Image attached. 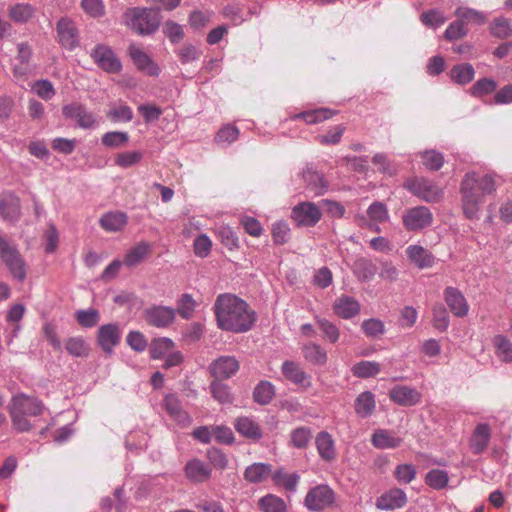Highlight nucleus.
<instances>
[{
	"instance_id": "1",
	"label": "nucleus",
	"mask_w": 512,
	"mask_h": 512,
	"mask_svg": "<svg viewBox=\"0 0 512 512\" xmlns=\"http://www.w3.org/2000/svg\"><path fill=\"white\" fill-rule=\"evenodd\" d=\"M213 310L217 326L233 333L249 331L257 319L256 312L245 300L230 293L219 294Z\"/></svg>"
},
{
	"instance_id": "2",
	"label": "nucleus",
	"mask_w": 512,
	"mask_h": 512,
	"mask_svg": "<svg viewBox=\"0 0 512 512\" xmlns=\"http://www.w3.org/2000/svg\"><path fill=\"white\" fill-rule=\"evenodd\" d=\"M500 184V178L495 174L468 172L461 182L463 213L468 219H478L485 197L492 195Z\"/></svg>"
},
{
	"instance_id": "3",
	"label": "nucleus",
	"mask_w": 512,
	"mask_h": 512,
	"mask_svg": "<svg viewBox=\"0 0 512 512\" xmlns=\"http://www.w3.org/2000/svg\"><path fill=\"white\" fill-rule=\"evenodd\" d=\"M7 409L13 428L18 432H28L32 428L28 417L40 416L46 408L38 398L18 393L12 396Z\"/></svg>"
},
{
	"instance_id": "4",
	"label": "nucleus",
	"mask_w": 512,
	"mask_h": 512,
	"mask_svg": "<svg viewBox=\"0 0 512 512\" xmlns=\"http://www.w3.org/2000/svg\"><path fill=\"white\" fill-rule=\"evenodd\" d=\"M123 21L127 27L144 36L153 34L159 28L160 17L152 8L133 7L125 11Z\"/></svg>"
},
{
	"instance_id": "5",
	"label": "nucleus",
	"mask_w": 512,
	"mask_h": 512,
	"mask_svg": "<svg viewBox=\"0 0 512 512\" xmlns=\"http://www.w3.org/2000/svg\"><path fill=\"white\" fill-rule=\"evenodd\" d=\"M0 259L9 270L11 276L23 282L27 274V265L17 247L0 237Z\"/></svg>"
},
{
	"instance_id": "6",
	"label": "nucleus",
	"mask_w": 512,
	"mask_h": 512,
	"mask_svg": "<svg viewBox=\"0 0 512 512\" xmlns=\"http://www.w3.org/2000/svg\"><path fill=\"white\" fill-rule=\"evenodd\" d=\"M90 57L103 71L111 74L119 73L122 64L112 48L105 44H97L91 51Z\"/></svg>"
},
{
	"instance_id": "7",
	"label": "nucleus",
	"mask_w": 512,
	"mask_h": 512,
	"mask_svg": "<svg viewBox=\"0 0 512 512\" xmlns=\"http://www.w3.org/2000/svg\"><path fill=\"white\" fill-rule=\"evenodd\" d=\"M334 500V491L328 485L321 484L308 491L304 503L309 511H322L332 505Z\"/></svg>"
},
{
	"instance_id": "8",
	"label": "nucleus",
	"mask_w": 512,
	"mask_h": 512,
	"mask_svg": "<svg viewBox=\"0 0 512 512\" xmlns=\"http://www.w3.org/2000/svg\"><path fill=\"white\" fill-rule=\"evenodd\" d=\"M433 214L425 206L407 209L402 215V223L408 231H419L432 224Z\"/></svg>"
},
{
	"instance_id": "9",
	"label": "nucleus",
	"mask_w": 512,
	"mask_h": 512,
	"mask_svg": "<svg viewBox=\"0 0 512 512\" xmlns=\"http://www.w3.org/2000/svg\"><path fill=\"white\" fill-rule=\"evenodd\" d=\"M405 187L418 198L430 203L438 202L443 196L441 188L424 178L410 180Z\"/></svg>"
},
{
	"instance_id": "10",
	"label": "nucleus",
	"mask_w": 512,
	"mask_h": 512,
	"mask_svg": "<svg viewBox=\"0 0 512 512\" xmlns=\"http://www.w3.org/2000/svg\"><path fill=\"white\" fill-rule=\"evenodd\" d=\"M143 316L148 325L166 328L174 322L176 311L169 306L152 305L144 310Z\"/></svg>"
},
{
	"instance_id": "11",
	"label": "nucleus",
	"mask_w": 512,
	"mask_h": 512,
	"mask_svg": "<svg viewBox=\"0 0 512 512\" xmlns=\"http://www.w3.org/2000/svg\"><path fill=\"white\" fill-rule=\"evenodd\" d=\"M322 213L319 207L311 202H302L296 205L291 217L298 226L312 227L321 219Z\"/></svg>"
},
{
	"instance_id": "12",
	"label": "nucleus",
	"mask_w": 512,
	"mask_h": 512,
	"mask_svg": "<svg viewBox=\"0 0 512 512\" xmlns=\"http://www.w3.org/2000/svg\"><path fill=\"white\" fill-rule=\"evenodd\" d=\"M122 330L117 323H109L99 327L97 332V343L108 355H111L114 348L120 343Z\"/></svg>"
},
{
	"instance_id": "13",
	"label": "nucleus",
	"mask_w": 512,
	"mask_h": 512,
	"mask_svg": "<svg viewBox=\"0 0 512 512\" xmlns=\"http://www.w3.org/2000/svg\"><path fill=\"white\" fill-rule=\"evenodd\" d=\"M21 215L20 198L8 190L0 192V219L16 222L20 219Z\"/></svg>"
},
{
	"instance_id": "14",
	"label": "nucleus",
	"mask_w": 512,
	"mask_h": 512,
	"mask_svg": "<svg viewBox=\"0 0 512 512\" xmlns=\"http://www.w3.org/2000/svg\"><path fill=\"white\" fill-rule=\"evenodd\" d=\"M239 367V362L234 356H220L209 365V371L215 380H226L235 375Z\"/></svg>"
},
{
	"instance_id": "15",
	"label": "nucleus",
	"mask_w": 512,
	"mask_h": 512,
	"mask_svg": "<svg viewBox=\"0 0 512 512\" xmlns=\"http://www.w3.org/2000/svg\"><path fill=\"white\" fill-rule=\"evenodd\" d=\"M58 41L65 49L73 50L79 44V34L75 23L69 18H62L57 23Z\"/></svg>"
},
{
	"instance_id": "16",
	"label": "nucleus",
	"mask_w": 512,
	"mask_h": 512,
	"mask_svg": "<svg viewBox=\"0 0 512 512\" xmlns=\"http://www.w3.org/2000/svg\"><path fill=\"white\" fill-rule=\"evenodd\" d=\"M63 115L77 121L79 127L92 129L97 125L93 113L89 112L83 105L78 103L69 104L63 107Z\"/></svg>"
},
{
	"instance_id": "17",
	"label": "nucleus",
	"mask_w": 512,
	"mask_h": 512,
	"mask_svg": "<svg viewBox=\"0 0 512 512\" xmlns=\"http://www.w3.org/2000/svg\"><path fill=\"white\" fill-rule=\"evenodd\" d=\"M390 399L401 406H414L420 403L422 395L421 393L410 386L396 385L389 391Z\"/></svg>"
},
{
	"instance_id": "18",
	"label": "nucleus",
	"mask_w": 512,
	"mask_h": 512,
	"mask_svg": "<svg viewBox=\"0 0 512 512\" xmlns=\"http://www.w3.org/2000/svg\"><path fill=\"white\" fill-rule=\"evenodd\" d=\"M282 374L284 377L294 383L295 385H298L299 387L303 389H308L312 385V379L309 374H307L299 364L286 360L283 362L281 367Z\"/></svg>"
},
{
	"instance_id": "19",
	"label": "nucleus",
	"mask_w": 512,
	"mask_h": 512,
	"mask_svg": "<svg viewBox=\"0 0 512 512\" xmlns=\"http://www.w3.org/2000/svg\"><path fill=\"white\" fill-rule=\"evenodd\" d=\"M407 503L406 493L400 488H393L376 499V507L379 510H395L402 508Z\"/></svg>"
},
{
	"instance_id": "20",
	"label": "nucleus",
	"mask_w": 512,
	"mask_h": 512,
	"mask_svg": "<svg viewBox=\"0 0 512 512\" xmlns=\"http://www.w3.org/2000/svg\"><path fill=\"white\" fill-rule=\"evenodd\" d=\"M184 474L193 483H203L210 479L212 468L200 459L193 458L186 463Z\"/></svg>"
},
{
	"instance_id": "21",
	"label": "nucleus",
	"mask_w": 512,
	"mask_h": 512,
	"mask_svg": "<svg viewBox=\"0 0 512 512\" xmlns=\"http://www.w3.org/2000/svg\"><path fill=\"white\" fill-rule=\"evenodd\" d=\"M315 445L319 457L327 462L331 463L337 458V450L335 440L332 435L327 431H321L315 437Z\"/></svg>"
},
{
	"instance_id": "22",
	"label": "nucleus",
	"mask_w": 512,
	"mask_h": 512,
	"mask_svg": "<svg viewBox=\"0 0 512 512\" xmlns=\"http://www.w3.org/2000/svg\"><path fill=\"white\" fill-rule=\"evenodd\" d=\"M444 298L450 311L457 317H464L469 311V305L462 292L455 287L444 290Z\"/></svg>"
},
{
	"instance_id": "23",
	"label": "nucleus",
	"mask_w": 512,
	"mask_h": 512,
	"mask_svg": "<svg viewBox=\"0 0 512 512\" xmlns=\"http://www.w3.org/2000/svg\"><path fill=\"white\" fill-rule=\"evenodd\" d=\"M491 439V429L488 424H478L469 440V447L473 454H482L488 447Z\"/></svg>"
},
{
	"instance_id": "24",
	"label": "nucleus",
	"mask_w": 512,
	"mask_h": 512,
	"mask_svg": "<svg viewBox=\"0 0 512 512\" xmlns=\"http://www.w3.org/2000/svg\"><path fill=\"white\" fill-rule=\"evenodd\" d=\"M234 428L241 436L255 442L263 437L261 426L254 419L247 416L236 418Z\"/></svg>"
},
{
	"instance_id": "25",
	"label": "nucleus",
	"mask_w": 512,
	"mask_h": 512,
	"mask_svg": "<svg viewBox=\"0 0 512 512\" xmlns=\"http://www.w3.org/2000/svg\"><path fill=\"white\" fill-rule=\"evenodd\" d=\"M128 222V216L122 211H110L99 219L100 227L106 232L115 233L121 231Z\"/></svg>"
},
{
	"instance_id": "26",
	"label": "nucleus",
	"mask_w": 512,
	"mask_h": 512,
	"mask_svg": "<svg viewBox=\"0 0 512 512\" xmlns=\"http://www.w3.org/2000/svg\"><path fill=\"white\" fill-rule=\"evenodd\" d=\"M406 255L409 261L419 269L429 268L434 264L432 253L421 245H409L406 248Z\"/></svg>"
},
{
	"instance_id": "27",
	"label": "nucleus",
	"mask_w": 512,
	"mask_h": 512,
	"mask_svg": "<svg viewBox=\"0 0 512 512\" xmlns=\"http://www.w3.org/2000/svg\"><path fill=\"white\" fill-rule=\"evenodd\" d=\"M402 438L396 436L395 432L386 429L376 430L372 437L371 443L377 449H395L402 443Z\"/></svg>"
},
{
	"instance_id": "28",
	"label": "nucleus",
	"mask_w": 512,
	"mask_h": 512,
	"mask_svg": "<svg viewBox=\"0 0 512 512\" xmlns=\"http://www.w3.org/2000/svg\"><path fill=\"white\" fill-rule=\"evenodd\" d=\"M333 310L337 316L350 319L360 312V304L353 297L343 295L335 300Z\"/></svg>"
},
{
	"instance_id": "29",
	"label": "nucleus",
	"mask_w": 512,
	"mask_h": 512,
	"mask_svg": "<svg viewBox=\"0 0 512 512\" xmlns=\"http://www.w3.org/2000/svg\"><path fill=\"white\" fill-rule=\"evenodd\" d=\"M376 408L375 396L370 391L360 393L355 399L354 409L361 418H367L372 415Z\"/></svg>"
},
{
	"instance_id": "30",
	"label": "nucleus",
	"mask_w": 512,
	"mask_h": 512,
	"mask_svg": "<svg viewBox=\"0 0 512 512\" xmlns=\"http://www.w3.org/2000/svg\"><path fill=\"white\" fill-rule=\"evenodd\" d=\"M494 353L502 363H512V342L502 334H497L492 339Z\"/></svg>"
},
{
	"instance_id": "31",
	"label": "nucleus",
	"mask_w": 512,
	"mask_h": 512,
	"mask_svg": "<svg viewBox=\"0 0 512 512\" xmlns=\"http://www.w3.org/2000/svg\"><path fill=\"white\" fill-rule=\"evenodd\" d=\"M272 474V466L267 463H253L244 471V478L249 483H260Z\"/></svg>"
},
{
	"instance_id": "32",
	"label": "nucleus",
	"mask_w": 512,
	"mask_h": 512,
	"mask_svg": "<svg viewBox=\"0 0 512 512\" xmlns=\"http://www.w3.org/2000/svg\"><path fill=\"white\" fill-rule=\"evenodd\" d=\"M367 214L372 222L369 224V227L376 232L380 231L378 226L379 223H384L389 220V213L386 205L378 201L373 202L368 207Z\"/></svg>"
},
{
	"instance_id": "33",
	"label": "nucleus",
	"mask_w": 512,
	"mask_h": 512,
	"mask_svg": "<svg viewBox=\"0 0 512 512\" xmlns=\"http://www.w3.org/2000/svg\"><path fill=\"white\" fill-rule=\"evenodd\" d=\"M64 348L69 355L76 358H86L90 352L89 344L81 336L67 338Z\"/></svg>"
},
{
	"instance_id": "34",
	"label": "nucleus",
	"mask_w": 512,
	"mask_h": 512,
	"mask_svg": "<svg viewBox=\"0 0 512 512\" xmlns=\"http://www.w3.org/2000/svg\"><path fill=\"white\" fill-rule=\"evenodd\" d=\"M276 395V388L266 380L260 381L254 388L253 399L259 405H268Z\"/></svg>"
},
{
	"instance_id": "35",
	"label": "nucleus",
	"mask_w": 512,
	"mask_h": 512,
	"mask_svg": "<svg viewBox=\"0 0 512 512\" xmlns=\"http://www.w3.org/2000/svg\"><path fill=\"white\" fill-rule=\"evenodd\" d=\"M454 15L457 18H459L464 25H466L468 23L475 24V25H483L487 21V16L485 13H483L479 10L469 8V7H464V6L458 7L455 10Z\"/></svg>"
},
{
	"instance_id": "36",
	"label": "nucleus",
	"mask_w": 512,
	"mask_h": 512,
	"mask_svg": "<svg viewBox=\"0 0 512 512\" xmlns=\"http://www.w3.org/2000/svg\"><path fill=\"white\" fill-rule=\"evenodd\" d=\"M198 305V302L193 298L191 294L183 293L176 301L175 311L180 315L181 318L190 320L193 317Z\"/></svg>"
},
{
	"instance_id": "37",
	"label": "nucleus",
	"mask_w": 512,
	"mask_h": 512,
	"mask_svg": "<svg viewBox=\"0 0 512 512\" xmlns=\"http://www.w3.org/2000/svg\"><path fill=\"white\" fill-rule=\"evenodd\" d=\"M304 358L314 364L322 366L327 362V353L320 345L309 342L302 347Z\"/></svg>"
},
{
	"instance_id": "38",
	"label": "nucleus",
	"mask_w": 512,
	"mask_h": 512,
	"mask_svg": "<svg viewBox=\"0 0 512 512\" xmlns=\"http://www.w3.org/2000/svg\"><path fill=\"white\" fill-rule=\"evenodd\" d=\"M451 79L459 84V85H465L470 83L474 76H475V70L474 67L470 63H462L454 65L450 72Z\"/></svg>"
},
{
	"instance_id": "39",
	"label": "nucleus",
	"mask_w": 512,
	"mask_h": 512,
	"mask_svg": "<svg viewBox=\"0 0 512 512\" xmlns=\"http://www.w3.org/2000/svg\"><path fill=\"white\" fill-rule=\"evenodd\" d=\"M129 54L139 69L147 70L149 74L157 73V66L151 61L150 57L139 47L133 44L130 45Z\"/></svg>"
},
{
	"instance_id": "40",
	"label": "nucleus",
	"mask_w": 512,
	"mask_h": 512,
	"mask_svg": "<svg viewBox=\"0 0 512 512\" xmlns=\"http://www.w3.org/2000/svg\"><path fill=\"white\" fill-rule=\"evenodd\" d=\"M275 485L284 487L290 492H295L300 476L297 473H287L283 469H279L271 474Z\"/></svg>"
},
{
	"instance_id": "41",
	"label": "nucleus",
	"mask_w": 512,
	"mask_h": 512,
	"mask_svg": "<svg viewBox=\"0 0 512 512\" xmlns=\"http://www.w3.org/2000/svg\"><path fill=\"white\" fill-rule=\"evenodd\" d=\"M353 272L361 281H368L375 275L376 267L370 259L360 257L353 264Z\"/></svg>"
},
{
	"instance_id": "42",
	"label": "nucleus",
	"mask_w": 512,
	"mask_h": 512,
	"mask_svg": "<svg viewBox=\"0 0 512 512\" xmlns=\"http://www.w3.org/2000/svg\"><path fill=\"white\" fill-rule=\"evenodd\" d=\"M303 179L308 188L315 194H322L327 188L323 174L318 171L312 169L305 170L303 172Z\"/></svg>"
},
{
	"instance_id": "43",
	"label": "nucleus",
	"mask_w": 512,
	"mask_h": 512,
	"mask_svg": "<svg viewBox=\"0 0 512 512\" xmlns=\"http://www.w3.org/2000/svg\"><path fill=\"white\" fill-rule=\"evenodd\" d=\"M35 9L28 3H17L10 7L9 17L16 23H25L34 15Z\"/></svg>"
},
{
	"instance_id": "44",
	"label": "nucleus",
	"mask_w": 512,
	"mask_h": 512,
	"mask_svg": "<svg viewBox=\"0 0 512 512\" xmlns=\"http://www.w3.org/2000/svg\"><path fill=\"white\" fill-rule=\"evenodd\" d=\"M144 157L142 151L129 150L118 153L114 159L115 165L122 169H127L139 164Z\"/></svg>"
},
{
	"instance_id": "45",
	"label": "nucleus",
	"mask_w": 512,
	"mask_h": 512,
	"mask_svg": "<svg viewBox=\"0 0 512 512\" xmlns=\"http://www.w3.org/2000/svg\"><path fill=\"white\" fill-rule=\"evenodd\" d=\"M150 249L149 244L140 242L131 248L125 255L123 263L128 267H134L141 263Z\"/></svg>"
},
{
	"instance_id": "46",
	"label": "nucleus",
	"mask_w": 512,
	"mask_h": 512,
	"mask_svg": "<svg viewBox=\"0 0 512 512\" xmlns=\"http://www.w3.org/2000/svg\"><path fill=\"white\" fill-rule=\"evenodd\" d=\"M497 82L492 78H481L477 80L470 88V95L476 98H482L496 91Z\"/></svg>"
},
{
	"instance_id": "47",
	"label": "nucleus",
	"mask_w": 512,
	"mask_h": 512,
	"mask_svg": "<svg viewBox=\"0 0 512 512\" xmlns=\"http://www.w3.org/2000/svg\"><path fill=\"white\" fill-rule=\"evenodd\" d=\"M259 507L262 512H287L284 500L273 494H268L259 500Z\"/></svg>"
},
{
	"instance_id": "48",
	"label": "nucleus",
	"mask_w": 512,
	"mask_h": 512,
	"mask_svg": "<svg viewBox=\"0 0 512 512\" xmlns=\"http://www.w3.org/2000/svg\"><path fill=\"white\" fill-rule=\"evenodd\" d=\"M216 234L221 243L229 250H233L239 246V239L235 231L228 225L220 224L216 228Z\"/></svg>"
},
{
	"instance_id": "49",
	"label": "nucleus",
	"mask_w": 512,
	"mask_h": 512,
	"mask_svg": "<svg viewBox=\"0 0 512 512\" xmlns=\"http://www.w3.org/2000/svg\"><path fill=\"white\" fill-rule=\"evenodd\" d=\"M210 392L215 400L221 404H230L233 401V395L230 387L220 380H214L210 384Z\"/></svg>"
},
{
	"instance_id": "50",
	"label": "nucleus",
	"mask_w": 512,
	"mask_h": 512,
	"mask_svg": "<svg viewBox=\"0 0 512 512\" xmlns=\"http://www.w3.org/2000/svg\"><path fill=\"white\" fill-rule=\"evenodd\" d=\"M129 134L124 131H109L103 134L101 141L107 148H121L129 142Z\"/></svg>"
},
{
	"instance_id": "51",
	"label": "nucleus",
	"mask_w": 512,
	"mask_h": 512,
	"mask_svg": "<svg viewBox=\"0 0 512 512\" xmlns=\"http://www.w3.org/2000/svg\"><path fill=\"white\" fill-rule=\"evenodd\" d=\"M352 373L359 378H369L380 372V364L375 361H360L353 365Z\"/></svg>"
},
{
	"instance_id": "52",
	"label": "nucleus",
	"mask_w": 512,
	"mask_h": 512,
	"mask_svg": "<svg viewBox=\"0 0 512 512\" xmlns=\"http://www.w3.org/2000/svg\"><path fill=\"white\" fill-rule=\"evenodd\" d=\"M490 31L496 38H509L512 35V21L505 17H498L492 22Z\"/></svg>"
},
{
	"instance_id": "53",
	"label": "nucleus",
	"mask_w": 512,
	"mask_h": 512,
	"mask_svg": "<svg viewBox=\"0 0 512 512\" xmlns=\"http://www.w3.org/2000/svg\"><path fill=\"white\" fill-rule=\"evenodd\" d=\"M107 117L112 122H130L133 119L132 109L125 103L115 104L107 112Z\"/></svg>"
},
{
	"instance_id": "54",
	"label": "nucleus",
	"mask_w": 512,
	"mask_h": 512,
	"mask_svg": "<svg viewBox=\"0 0 512 512\" xmlns=\"http://www.w3.org/2000/svg\"><path fill=\"white\" fill-rule=\"evenodd\" d=\"M448 473L440 469H432L425 476V483L433 489L441 490L448 484Z\"/></svg>"
},
{
	"instance_id": "55",
	"label": "nucleus",
	"mask_w": 512,
	"mask_h": 512,
	"mask_svg": "<svg viewBox=\"0 0 512 512\" xmlns=\"http://www.w3.org/2000/svg\"><path fill=\"white\" fill-rule=\"evenodd\" d=\"M334 113L325 108L315 109L312 111H306L299 114H296L294 119H303L307 124H315L324 120H327L332 117Z\"/></svg>"
},
{
	"instance_id": "56",
	"label": "nucleus",
	"mask_w": 512,
	"mask_h": 512,
	"mask_svg": "<svg viewBox=\"0 0 512 512\" xmlns=\"http://www.w3.org/2000/svg\"><path fill=\"white\" fill-rule=\"evenodd\" d=\"M174 346L171 339L163 337L152 341L149 353L152 359L162 358L165 354L170 352Z\"/></svg>"
},
{
	"instance_id": "57",
	"label": "nucleus",
	"mask_w": 512,
	"mask_h": 512,
	"mask_svg": "<svg viewBox=\"0 0 512 512\" xmlns=\"http://www.w3.org/2000/svg\"><path fill=\"white\" fill-rule=\"evenodd\" d=\"M316 323L323 333V338L331 343H335L340 338V330L338 327L325 318L316 317Z\"/></svg>"
},
{
	"instance_id": "58",
	"label": "nucleus",
	"mask_w": 512,
	"mask_h": 512,
	"mask_svg": "<svg viewBox=\"0 0 512 512\" xmlns=\"http://www.w3.org/2000/svg\"><path fill=\"white\" fill-rule=\"evenodd\" d=\"M420 19L425 26L434 29L440 27L447 21L444 13L439 9H430L423 12Z\"/></svg>"
},
{
	"instance_id": "59",
	"label": "nucleus",
	"mask_w": 512,
	"mask_h": 512,
	"mask_svg": "<svg viewBox=\"0 0 512 512\" xmlns=\"http://www.w3.org/2000/svg\"><path fill=\"white\" fill-rule=\"evenodd\" d=\"M75 318L82 327L91 328L99 322L100 315L96 309L90 308L76 311Z\"/></svg>"
},
{
	"instance_id": "60",
	"label": "nucleus",
	"mask_w": 512,
	"mask_h": 512,
	"mask_svg": "<svg viewBox=\"0 0 512 512\" xmlns=\"http://www.w3.org/2000/svg\"><path fill=\"white\" fill-rule=\"evenodd\" d=\"M468 34V29L458 18L451 22L444 32V38L448 41H454L457 39L464 38Z\"/></svg>"
},
{
	"instance_id": "61",
	"label": "nucleus",
	"mask_w": 512,
	"mask_h": 512,
	"mask_svg": "<svg viewBox=\"0 0 512 512\" xmlns=\"http://www.w3.org/2000/svg\"><path fill=\"white\" fill-rule=\"evenodd\" d=\"M312 438L311 429L308 427H299L292 431L291 442L296 448H306Z\"/></svg>"
},
{
	"instance_id": "62",
	"label": "nucleus",
	"mask_w": 512,
	"mask_h": 512,
	"mask_svg": "<svg viewBox=\"0 0 512 512\" xmlns=\"http://www.w3.org/2000/svg\"><path fill=\"white\" fill-rule=\"evenodd\" d=\"M416 468L411 464H400L395 468L394 476L401 484H409L416 477Z\"/></svg>"
},
{
	"instance_id": "63",
	"label": "nucleus",
	"mask_w": 512,
	"mask_h": 512,
	"mask_svg": "<svg viewBox=\"0 0 512 512\" xmlns=\"http://www.w3.org/2000/svg\"><path fill=\"white\" fill-rule=\"evenodd\" d=\"M362 330L367 337L375 338L378 337L385 332L384 323L376 318H370L368 320H364L362 325Z\"/></svg>"
},
{
	"instance_id": "64",
	"label": "nucleus",
	"mask_w": 512,
	"mask_h": 512,
	"mask_svg": "<svg viewBox=\"0 0 512 512\" xmlns=\"http://www.w3.org/2000/svg\"><path fill=\"white\" fill-rule=\"evenodd\" d=\"M239 136V130L234 125H224L216 134L215 141L219 144L227 143L231 144L237 140Z\"/></svg>"
}]
</instances>
